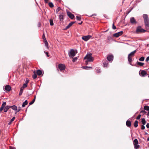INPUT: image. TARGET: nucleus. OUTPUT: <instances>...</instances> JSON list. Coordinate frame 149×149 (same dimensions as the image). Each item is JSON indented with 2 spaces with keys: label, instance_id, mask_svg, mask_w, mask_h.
Instances as JSON below:
<instances>
[{
  "label": "nucleus",
  "instance_id": "obj_1",
  "mask_svg": "<svg viewBox=\"0 0 149 149\" xmlns=\"http://www.w3.org/2000/svg\"><path fill=\"white\" fill-rule=\"evenodd\" d=\"M144 20L145 22V26L147 29H149L148 15L146 14L143 15Z\"/></svg>",
  "mask_w": 149,
  "mask_h": 149
},
{
  "label": "nucleus",
  "instance_id": "obj_2",
  "mask_svg": "<svg viewBox=\"0 0 149 149\" xmlns=\"http://www.w3.org/2000/svg\"><path fill=\"white\" fill-rule=\"evenodd\" d=\"M136 50H134L132 52L130 53L128 57V61L130 62H131L132 61V59L131 57L133 56L135 54L136 52Z\"/></svg>",
  "mask_w": 149,
  "mask_h": 149
},
{
  "label": "nucleus",
  "instance_id": "obj_3",
  "mask_svg": "<svg viewBox=\"0 0 149 149\" xmlns=\"http://www.w3.org/2000/svg\"><path fill=\"white\" fill-rule=\"evenodd\" d=\"M92 54H87L84 57V59H86L89 62H92L93 61L94 59L92 56Z\"/></svg>",
  "mask_w": 149,
  "mask_h": 149
},
{
  "label": "nucleus",
  "instance_id": "obj_4",
  "mask_svg": "<svg viewBox=\"0 0 149 149\" xmlns=\"http://www.w3.org/2000/svg\"><path fill=\"white\" fill-rule=\"evenodd\" d=\"M77 52H75L74 50L73 49H71L70 50V51L68 53V55L69 57L73 58V57L75 56Z\"/></svg>",
  "mask_w": 149,
  "mask_h": 149
},
{
  "label": "nucleus",
  "instance_id": "obj_5",
  "mask_svg": "<svg viewBox=\"0 0 149 149\" xmlns=\"http://www.w3.org/2000/svg\"><path fill=\"white\" fill-rule=\"evenodd\" d=\"M139 75L142 77H144L148 75L146 72L144 70H140L139 71Z\"/></svg>",
  "mask_w": 149,
  "mask_h": 149
},
{
  "label": "nucleus",
  "instance_id": "obj_6",
  "mask_svg": "<svg viewBox=\"0 0 149 149\" xmlns=\"http://www.w3.org/2000/svg\"><path fill=\"white\" fill-rule=\"evenodd\" d=\"M145 31V30L142 29L141 26L137 27L136 30V32L137 33L144 32Z\"/></svg>",
  "mask_w": 149,
  "mask_h": 149
},
{
  "label": "nucleus",
  "instance_id": "obj_7",
  "mask_svg": "<svg viewBox=\"0 0 149 149\" xmlns=\"http://www.w3.org/2000/svg\"><path fill=\"white\" fill-rule=\"evenodd\" d=\"M58 68L59 69L60 71L64 70L65 68V67L64 65L62 64H60L58 65Z\"/></svg>",
  "mask_w": 149,
  "mask_h": 149
},
{
  "label": "nucleus",
  "instance_id": "obj_8",
  "mask_svg": "<svg viewBox=\"0 0 149 149\" xmlns=\"http://www.w3.org/2000/svg\"><path fill=\"white\" fill-rule=\"evenodd\" d=\"M123 33V31L119 32L117 33H114L113 34V36L116 38L120 36H121Z\"/></svg>",
  "mask_w": 149,
  "mask_h": 149
},
{
  "label": "nucleus",
  "instance_id": "obj_9",
  "mask_svg": "<svg viewBox=\"0 0 149 149\" xmlns=\"http://www.w3.org/2000/svg\"><path fill=\"white\" fill-rule=\"evenodd\" d=\"M91 37V36L90 35H88L85 36H84L82 37V39L85 41H87Z\"/></svg>",
  "mask_w": 149,
  "mask_h": 149
},
{
  "label": "nucleus",
  "instance_id": "obj_10",
  "mask_svg": "<svg viewBox=\"0 0 149 149\" xmlns=\"http://www.w3.org/2000/svg\"><path fill=\"white\" fill-rule=\"evenodd\" d=\"M130 22L132 24H135L136 23V21L133 17H131L130 18Z\"/></svg>",
  "mask_w": 149,
  "mask_h": 149
},
{
  "label": "nucleus",
  "instance_id": "obj_11",
  "mask_svg": "<svg viewBox=\"0 0 149 149\" xmlns=\"http://www.w3.org/2000/svg\"><path fill=\"white\" fill-rule=\"evenodd\" d=\"M67 15L71 19H73L74 17V15L70 12H67Z\"/></svg>",
  "mask_w": 149,
  "mask_h": 149
},
{
  "label": "nucleus",
  "instance_id": "obj_12",
  "mask_svg": "<svg viewBox=\"0 0 149 149\" xmlns=\"http://www.w3.org/2000/svg\"><path fill=\"white\" fill-rule=\"evenodd\" d=\"M11 89V87L9 85H7L5 87V89L7 91H10Z\"/></svg>",
  "mask_w": 149,
  "mask_h": 149
},
{
  "label": "nucleus",
  "instance_id": "obj_13",
  "mask_svg": "<svg viewBox=\"0 0 149 149\" xmlns=\"http://www.w3.org/2000/svg\"><path fill=\"white\" fill-rule=\"evenodd\" d=\"M113 56L112 55H109L107 57V60L109 61H112L113 60Z\"/></svg>",
  "mask_w": 149,
  "mask_h": 149
},
{
  "label": "nucleus",
  "instance_id": "obj_14",
  "mask_svg": "<svg viewBox=\"0 0 149 149\" xmlns=\"http://www.w3.org/2000/svg\"><path fill=\"white\" fill-rule=\"evenodd\" d=\"M75 23V22H72L70 23L65 28V29H67L69 28H70L73 24Z\"/></svg>",
  "mask_w": 149,
  "mask_h": 149
},
{
  "label": "nucleus",
  "instance_id": "obj_15",
  "mask_svg": "<svg viewBox=\"0 0 149 149\" xmlns=\"http://www.w3.org/2000/svg\"><path fill=\"white\" fill-rule=\"evenodd\" d=\"M6 104V102H4L2 104L1 107L0 108V111H1L4 108Z\"/></svg>",
  "mask_w": 149,
  "mask_h": 149
},
{
  "label": "nucleus",
  "instance_id": "obj_16",
  "mask_svg": "<svg viewBox=\"0 0 149 149\" xmlns=\"http://www.w3.org/2000/svg\"><path fill=\"white\" fill-rule=\"evenodd\" d=\"M126 125L128 127H130L131 125V122L130 121L127 120L126 122Z\"/></svg>",
  "mask_w": 149,
  "mask_h": 149
},
{
  "label": "nucleus",
  "instance_id": "obj_17",
  "mask_svg": "<svg viewBox=\"0 0 149 149\" xmlns=\"http://www.w3.org/2000/svg\"><path fill=\"white\" fill-rule=\"evenodd\" d=\"M10 108V106H6L5 107L4 109V112H6Z\"/></svg>",
  "mask_w": 149,
  "mask_h": 149
},
{
  "label": "nucleus",
  "instance_id": "obj_18",
  "mask_svg": "<svg viewBox=\"0 0 149 149\" xmlns=\"http://www.w3.org/2000/svg\"><path fill=\"white\" fill-rule=\"evenodd\" d=\"M10 108H12L13 110L15 111L17 110V107L15 105H13V106H10Z\"/></svg>",
  "mask_w": 149,
  "mask_h": 149
},
{
  "label": "nucleus",
  "instance_id": "obj_19",
  "mask_svg": "<svg viewBox=\"0 0 149 149\" xmlns=\"http://www.w3.org/2000/svg\"><path fill=\"white\" fill-rule=\"evenodd\" d=\"M144 108L145 110L148 111V112L147 114L148 116H149V107L148 106H145L144 107Z\"/></svg>",
  "mask_w": 149,
  "mask_h": 149
},
{
  "label": "nucleus",
  "instance_id": "obj_20",
  "mask_svg": "<svg viewBox=\"0 0 149 149\" xmlns=\"http://www.w3.org/2000/svg\"><path fill=\"white\" fill-rule=\"evenodd\" d=\"M28 83V81H26V83L23 84L22 87H21V88H23L24 89V88L27 87V86Z\"/></svg>",
  "mask_w": 149,
  "mask_h": 149
},
{
  "label": "nucleus",
  "instance_id": "obj_21",
  "mask_svg": "<svg viewBox=\"0 0 149 149\" xmlns=\"http://www.w3.org/2000/svg\"><path fill=\"white\" fill-rule=\"evenodd\" d=\"M36 73L38 75H40L42 74V72L40 70H37Z\"/></svg>",
  "mask_w": 149,
  "mask_h": 149
},
{
  "label": "nucleus",
  "instance_id": "obj_22",
  "mask_svg": "<svg viewBox=\"0 0 149 149\" xmlns=\"http://www.w3.org/2000/svg\"><path fill=\"white\" fill-rule=\"evenodd\" d=\"M28 104V101L27 100H26L23 103L22 105V107H25L26 105Z\"/></svg>",
  "mask_w": 149,
  "mask_h": 149
},
{
  "label": "nucleus",
  "instance_id": "obj_23",
  "mask_svg": "<svg viewBox=\"0 0 149 149\" xmlns=\"http://www.w3.org/2000/svg\"><path fill=\"white\" fill-rule=\"evenodd\" d=\"M138 143V141L137 139H135L133 141V144L134 145L137 144Z\"/></svg>",
  "mask_w": 149,
  "mask_h": 149
},
{
  "label": "nucleus",
  "instance_id": "obj_24",
  "mask_svg": "<svg viewBox=\"0 0 149 149\" xmlns=\"http://www.w3.org/2000/svg\"><path fill=\"white\" fill-rule=\"evenodd\" d=\"M136 64L137 65L140 66H143L144 64L143 63H141L138 61L137 62Z\"/></svg>",
  "mask_w": 149,
  "mask_h": 149
},
{
  "label": "nucleus",
  "instance_id": "obj_25",
  "mask_svg": "<svg viewBox=\"0 0 149 149\" xmlns=\"http://www.w3.org/2000/svg\"><path fill=\"white\" fill-rule=\"evenodd\" d=\"M138 121L137 120H135L134 123V126L135 127H138Z\"/></svg>",
  "mask_w": 149,
  "mask_h": 149
},
{
  "label": "nucleus",
  "instance_id": "obj_26",
  "mask_svg": "<svg viewBox=\"0 0 149 149\" xmlns=\"http://www.w3.org/2000/svg\"><path fill=\"white\" fill-rule=\"evenodd\" d=\"M35 100H36V96H35L33 99L32 100V101L31 102H30L29 103V105H31L33 104L35 102Z\"/></svg>",
  "mask_w": 149,
  "mask_h": 149
},
{
  "label": "nucleus",
  "instance_id": "obj_27",
  "mask_svg": "<svg viewBox=\"0 0 149 149\" xmlns=\"http://www.w3.org/2000/svg\"><path fill=\"white\" fill-rule=\"evenodd\" d=\"M23 89H23L22 88H20V91L19 93V96H20L22 95V93L23 92Z\"/></svg>",
  "mask_w": 149,
  "mask_h": 149
},
{
  "label": "nucleus",
  "instance_id": "obj_28",
  "mask_svg": "<svg viewBox=\"0 0 149 149\" xmlns=\"http://www.w3.org/2000/svg\"><path fill=\"white\" fill-rule=\"evenodd\" d=\"M34 74L33 76V77L34 79H36L37 77V75L36 74V73L35 71H34L33 72Z\"/></svg>",
  "mask_w": 149,
  "mask_h": 149
},
{
  "label": "nucleus",
  "instance_id": "obj_29",
  "mask_svg": "<svg viewBox=\"0 0 149 149\" xmlns=\"http://www.w3.org/2000/svg\"><path fill=\"white\" fill-rule=\"evenodd\" d=\"M15 117H13L11 120H10V122H9V123H8V125H10L11 124L12 122L15 120Z\"/></svg>",
  "mask_w": 149,
  "mask_h": 149
},
{
  "label": "nucleus",
  "instance_id": "obj_30",
  "mask_svg": "<svg viewBox=\"0 0 149 149\" xmlns=\"http://www.w3.org/2000/svg\"><path fill=\"white\" fill-rule=\"evenodd\" d=\"M59 18L61 21H62L63 19V15H59Z\"/></svg>",
  "mask_w": 149,
  "mask_h": 149
},
{
  "label": "nucleus",
  "instance_id": "obj_31",
  "mask_svg": "<svg viewBox=\"0 0 149 149\" xmlns=\"http://www.w3.org/2000/svg\"><path fill=\"white\" fill-rule=\"evenodd\" d=\"M49 5L51 8H53L54 6V5L52 2H49Z\"/></svg>",
  "mask_w": 149,
  "mask_h": 149
},
{
  "label": "nucleus",
  "instance_id": "obj_32",
  "mask_svg": "<svg viewBox=\"0 0 149 149\" xmlns=\"http://www.w3.org/2000/svg\"><path fill=\"white\" fill-rule=\"evenodd\" d=\"M83 68L85 69L88 70L89 68H92V67H88V66H84L83 67Z\"/></svg>",
  "mask_w": 149,
  "mask_h": 149
},
{
  "label": "nucleus",
  "instance_id": "obj_33",
  "mask_svg": "<svg viewBox=\"0 0 149 149\" xmlns=\"http://www.w3.org/2000/svg\"><path fill=\"white\" fill-rule=\"evenodd\" d=\"M141 122L143 125H145L146 123V121L144 118H143L142 119Z\"/></svg>",
  "mask_w": 149,
  "mask_h": 149
},
{
  "label": "nucleus",
  "instance_id": "obj_34",
  "mask_svg": "<svg viewBox=\"0 0 149 149\" xmlns=\"http://www.w3.org/2000/svg\"><path fill=\"white\" fill-rule=\"evenodd\" d=\"M134 148L135 149H138L139 148L140 146L139 145L137 144H136L135 145H134Z\"/></svg>",
  "mask_w": 149,
  "mask_h": 149
},
{
  "label": "nucleus",
  "instance_id": "obj_35",
  "mask_svg": "<svg viewBox=\"0 0 149 149\" xmlns=\"http://www.w3.org/2000/svg\"><path fill=\"white\" fill-rule=\"evenodd\" d=\"M49 22H50V25L51 26H53L54 25V23H53V20L52 19H50Z\"/></svg>",
  "mask_w": 149,
  "mask_h": 149
},
{
  "label": "nucleus",
  "instance_id": "obj_36",
  "mask_svg": "<svg viewBox=\"0 0 149 149\" xmlns=\"http://www.w3.org/2000/svg\"><path fill=\"white\" fill-rule=\"evenodd\" d=\"M44 41L45 43V45L46 46H47L48 45V43L47 40H46V39H44Z\"/></svg>",
  "mask_w": 149,
  "mask_h": 149
},
{
  "label": "nucleus",
  "instance_id": "obj_37",
  "mask_svg": "<svg viewBox=\"0 0 149 149\" xmlns=\"http://www.w3.org/2000/svg\"><path fill=\"white\" fill-rule=\"evenodd\" d=\"M145 58L144 57L142 56L139 59V60L140 61H143L144 60Z\"/></svg>",
  "mask_w": 149,
  "mask_h": 149
},
{
  "label": "nucleus",
  "instance_id": "obj_38",
  "mask_svg": "<svg viewBox=\"0 0 149 149\" xmlns=\"http://www.w3.org/2000/svg\"><path fill=\"white\" fill-rule=\"evenodd\" d=\"M76 18L78 20L80 21L81 20V17L78 16H76Z\"/></svg>",
  "mask_w": 149,
  "mask_h": 149
},
{
  "label": "nucleus",
  "instance_id": "obj_39",
  "mask_svg": "<svg viewBox=\"0 0 149 149\" xmlns=\"http://www.w3.org/2000/svg\"><path fill=\"white\" fill-rule=\"evenodd\" d=\"M101 72V71L100 69L99 68H97V69H96V72L97 73H100Z\"/></svg>",
  "mask_w": 149,
  "mask_h": 149
},
{
  "label": "nucleus",
  "instance_id": "obj_40",
  "mask_svg": "<svg viewBox=\"0 0 149 149\" xmlns=\"http://www.w3.org/2000/svg\"><path fill=\"white\" fill-rule=\"evenodd\" d=\"M77 58H77V57H75L74 58H73V60H72V61L73 62H75V61H76L77 60Z\"/></svg>",
  "mask_w": 149,
  "mask_h": 149
},
{
  "label": "nucleus",
  "instance_id": "obj_41",
  "mask_svg": "<svg viewBox=\"0 0 149 149\" xmlns=\"http://www.w3.org/2000/svg\"><path fill=\"white\" fill-rule=\"evenodd\" d=\"M61 8L60 7H58L57 8L56 10V13H58L59 11L61 10Z\"/></svg>",
  "mask_w": 149,
  "mask_h": 149
},
{
  "label": "nucleus",
  "instance_id": "obj_42",
  "mask_svg": "<svg viewBox=\"0 0 149 149\" xmlns=\"http://www.w3.org/2000/svg\"><path fill=\"white\" fill-rule=\"evenodd\" d=\"M108 63H104L103 65L104 67H107V66Z\"/></svg>",
  "mask_w": 149,
  "mask_h": 149
},
{
  "label": "nucleus",
  "instance_id": "obj_43",
  "mask_svg": "<svg viewBox=\"0 0 149 149\" xmlns=\"http://www.w3.org/2000/svg\"><path fill=\"white\" fill-rule=\"evenodd\" d=\"M112 29H116V26L114 25V24H113L112 25Z\"/></svg>",
  "mask_w": 149,
  "mask_h": 149
},
{
  "label": "nucleus",
  "instance_id": "obj_44",
  "mask_svg": "<svg viewBox=\"0 0 149 149\" xmlns=\"http://www.w3.org/2000/svg\"><path fill=\"white\" fill-rule=\"evenodd\" d=\"M141 115H140V114H139L138 116L136 117V119H137V120H139V119L140 118H141Z\"/></svg>",
  "mask_w": 149,
  "mask_h": 149
},
{
  "label": "nucleus",
  "instance_id": "obj_45",
  "mask_svg": "<svg viewBox=\"0 0 149 149\" xmlns=\"http://www.w3.org/2000/svg\"><path fill=\"white\" fill-rule=\"evenodd\" d=\"M21 110V107H19L18 109H17V111L16 112V113L17 112H19V111Z\"/></svg>",
  "mask_w": 149,
  "mask_h": 149
},
{
  "label": "nucleus",
  "instance_id": "obj_46",
  "mask_svg": "<svg viewBox=\"0 0 149 149\" xmlns=\"http://www.w3.org/2000/svg\"><path fill=\"white\" fill-rule=\"evenodd\" d=\"M145 128V127L143 125H141V129L142 130H144Z\"/></svg>",
  "mask_w": 149,
  "mask_h": 149
},
{
  "label": "nucleus",
  "instance_id": "obj_47",
  "mask_svg": "<svg viewBox=\"0 0 149 149\" xmlns=\"http://www.w3.org/2000/svg\"><path fill=\"white\" fill-rule=\"evenodd\" d=\"M42 38L44 40L46 39L44 34H43L42 35Z\"/></svg>",
  "mask_w": 149,
  "mask_h": 149
},
{
  "label": "nucleus",
  "instance_id": "obj_48",
  "mask_svg": "<svg viewBox=\"0 0 149 149\" xmlns=\"http://www.w3.org/2000/svg\"><path fill=\"white\" fill-rule=\"evenodd\" d=\"M149 60V56H148L147 57L146 61L147 62Z\"/></svg>",
  "mask_w": 149,
  "mask_h": 149
},
{
  "label": "nucleus",
  "instance_id": "obj_49",
  "mask_svg": "<svg viewBox=\"0 0 149 149\" xmlns=\"http://www.w3.org/2000/svg\"><path fill=\"white\" fill-rule=\"evenodd\" d=\"M9 149H15V147H13L11 146H10Z\"/></svg>",
  "mask_w": 149,
  "mask_h": 149
},
{
  "label": "nucleus",
  "instance_id": "obj_50",
  "mask_svg": "<svg viewBox=\"0 0 149 149\" xmlns=\"http://www.w3.org/2000/svg\"><path fill=\"white\" fill-rule=\"evenodd\" d=\"M45 54L47 55V56L48 57H49V56L48 54V52H45Z\"/></svg>",
  "mask_w": 149,
  "mask_h": 149
},
{
  "label": "nucleus",
  "instance_id": "obj_51",
  "mask_svg": "<svg viewBox=\"0 0 149 149\" xmlns=\"http://www.w3.org/2000/svg\"><path fill=\"white\" fill-rule=\"evenodd\" d=\"M49 1V0H44V1L45 3H47Z\"/></svg>",
  "mask_w": 149,
  "mask_h": 149
},
{
  "label": "nucleus",
  "instance_id": "obj_52",
  "mask_svg": "<svg viewBox=\"0 0 149 149\" xmlns=\"http://www.w3.org/2000/svg\"><path fill=\"white\" fill-rule=\"evenodd\" d=\"M146 127L148 128H149V123H148L146 125Z\"/></svg>",
  "mask_w": 149,
  "mask_h": 149
},
{
  "label": "nucleus",
  "instance_id": "obj_53",
  "mask_svg": "<svg viewBox=\"0 0 149 149\" xmlns=\"http://www.w3.org/2000/svg\"><path fill=\"white\" fill-rule=\"evenodd\" d=\"M88 62H89V61H88L87 60L86 61V65L88 64Z\"/></svg>",
  "mask_w": 149,
  "mask_h": 149
},
{
  "label": "nucleus",
  "instance_id": "obj_54",
  "mask_svg": "<svg viewBox=\"0 0 149 149\" xmlns=\"http://www.w3.org/2000/svg\"><path fill=\"white\" fill-rule=\"evenodd\" d=\"M141 113H145L146 112L145 111H142Z\"/></svg>",
  "mask_w": 149,
  "mask_h": 149
},
{
  "label": "nucleus",
  "instance_id": "obj_55",
  "mask_svg": "<svg viewBox=\"0 0 149 149\" xmlns=\"http://www.w3.org/2000/svg\"><path fill=\"white\" fill-rule=\"evenodd\" d=\"M145 135H147L148 134L146 132H145Z\"/></svg>",
  "mask_w": 149,
  "mask_h": 149
},
{
  "label": "nucleus",
  "instance_id": "obj_56",
  "mask_svg": "<svg viewBox=\"0 0 149 149\" xmlns=\"http://www.w3.org/2000/svg\"><path fill=\"white\" fill-rule=\"evenodd\" d=\"M110 38V37L109 36L107 38V39L108 40H109V39Z\"/></svg>",
  "mask_w": 149,
  "mask_h": 149
},
{
  "label": "nucleus",
  "instance_id": "obj_57",
  "mask_svg": "<svg viewBox=\"0 0 149 149\" xmlns=\"http://www.w3.org/2000/svg\"><path fill=\"white\" fill-rule=\"evenodd\" d=\"M82 22H81V23H79V24H82Z\"/></svg>",
  "mask_w": 149,
  "mask_h": 149
},
{
  "label": "nucleus",
  "instance_id": "obj_58",
  "mask_svg": "<svg viewBox=\"0 0 149 149\" xmlns=\"http://www.w3.org/2000/svg\"><path fill=\"white\" fill-rule=\"evenodd\" d=\"M147 140L148 141H149V137H148V138H147Z\"/></svg>",
  "mask_w": 149,
  "mask_h": 149
},
{
  "label": "nucleus",
  "instance_id": "obj_59",
  "mask_svg": "<svg viewBox=\"0 0 149 149\" xmlns=\"http://www.w3.org/2000/svg\"><path fill=\"white\" fill-rule=\"evenodd\" d=\"M93 15H92L91 16H93Z\"/></svg>",
  "mask_w": 149,
  "mask_h": 149
}]
</instances>
